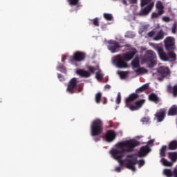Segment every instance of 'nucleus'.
<instances>
[{"label": "nucleus", "mask_w": 177, "mask_h": 177, "mask_svg": "<svg viewBox=\"0 0 177 177\" xmlns=\"http://www.w3.org/2000/svg\"><path fill=\"white\" fill-rule=\"evenodd\" d=\"M140 145V142L136 140L122 141L116 145L117 149L111 151V154L115 160H118L121 167H124L125 165V160H122V158L125 153H132L135 150V147H138Z\"/></svg>", "instance_id": "nucleus-1"}, {"label": "nucleus", "mask_w": 177, "mask_h": 177, "mask_svg": "<svg viewBox=\"0 0 177 177\" xmlns=\"http://www.w3.org/2000/svg\"><path fill=\"white\" fill-rule=\"evenodd\" d=\"M138 53V50L133 48L131 51L124 53L123 55H118L113 59V63L118 68H128V63L135 57V55Z\"/></svg>", "instance_id": "nucleus-2"}, {"label": "nucleus", "mask_w": 177, "mask_h": 177, "mask_svg": "<svg viewBox=\"0 0 177 177\" xmlns=\"http://www.w3.org/2000/svg\"><path fill=\"white\" fill-rule=\"evenodd\" d=\"M136 99H139V95L138 93H131L129 95L127 98L125 100L126 106L131 110V111H136V110H139L140 107L145 104V100H139L135 102V105L133 104V101L136 100Z\"/></svg>", "instance_id": "nucleus-3"}, {"label": "nucleus", "mask_w": 177, "mask_h": 177, "mask_svg": "<svg viewBox=\"0 0 177 177\" xmlns=\"http://www.w3.org/2000/svg\"><path fill=\"white\" fill-rule=\"evenodd\" d=\"M125 161L127 162L125 164V167L133 171H136V167H135L136 164H138L139 167L141 168L145 163V160H138V158L135 155H127Z\"/></svg>", "instance_id": "nucleus-4"}, {"label": "nucleus", "mask_w": 177, "mask_h": 177, "mask_svg": "<svg viewBox=\"0 0 177 177\" xmlns=\"http://www.w3.org/2000/svg\"><path fill=\"white\" fill-rule=\"evenodd\" d=\"M103 133V122L100 119L93 120L91 126V136H99Z\"/></svg>", "instance_id": "nucleus-5"}, {"label": "nucleus", "mask_w": 177, "mask_h": 177, "mask_svg": "<svg viewBox=\"0 0 177 177\" xmlns=\"http://www.w3.org/2000/svg\"><path fill=\"white\" fill-rule=\"evenodd\" d=\"M144 62L149 63V67H153L157 64V55L153 50H147L143 57Z\"/></svg>", "instance_id": "nucleus-6"}, {"label": "nucleus", "mask_w": 177, "mask_h": 177, "mask_svg": "<svg viewBox=\"0 0 177 177\" xmlns=\"http://www.w3.org/2000/svg\"><path fill=\"white\" fill-rule=\"evenodd\" d=\"M171 77V70L169 67L160 66L158 68V81H164V78Z\"/></svg>", "instance_id": "nucleus-7"}, {"label": "nucleus", "mask_w": 177, "mask_h": 177, "mask_svg": "<svg viewBox=\"0 0 177 177\" xmlns=\"http://www.w3.org/2000/svg\"><path fill=\"white\" fill-rule=\"evenodd\" d=\"M164 42L165 50L167 52L175 50L176 47L175 46V39L174 37H168L165 39Z\"/></svg>", "instance_id": "nucleus-8"}, {"label": "nucleus", "mask_w": 177, "mask_h": 177, "mask_svg": "<svg viewBox=\"0 0 177 177\" xmlns=\"http://www.w3.org/2000/svg\"><path fill=\"white\" fill-rule=\"evenodd\" d=\"M122 47L123 46H120V43L115 40H109L108 41V49L111 53H116V52H118L119 49H121Z\"/></svg>", "instance_id": "nucleus-9"}, {"label": "nucleus", "mask_w": 177, "mask_h": 177, "mask_svg": "<svg viewBox=\"0 0 177 177\" xmlns=\"http://www.w3.org/2000/svg\"><path fill=\"white\" fill-rule=\"evenodd\" d=\"M77 84H78V82H77V78L75 77L72 78L69 81L66 88V91L68 92V93L73 95V93H75V88H77Z\"/></svg>", "instance_id": "nucleus-10"}, {"label": "nucleus", "mask_w": 177, "mask_h": 177, "mask_svg": "<svg viewBox=\"0 0 177 177\" xmlns=\"http://www.w3.org/2000/svg\"><path fill=\"white\" fill-rule=\"evenodd\" d=\"M131 67H133V69L138 68L136 71V73H142L143 71H146V69L144 68H140V61L138 57L131 62Z\"/></svg>", "instance_id": "nucleus-11"}, {"label": "nucleus", "mask_w": 177, "mask_h": 177, "mask_svg": "<svg viewBox=\"0 0 177 177\" xmlns=\"http://www.w3.org/2000/svg\"><path fill=\"white\" fill-rule=\"evenodd\" d=\"M165 115H167V109H160L155 114V118L157 120V122H162L165 119Z\"/></svg>", "instance_id": "nucleus-12"}, {"label": "nucleus", "mask_w": 177, "mask_h": 177, "mask_svg": "<svg viewBox=\"0 0 177 177\" xmlns=\"http://www.w3.org/2000/svg\"><path fill=\"white\" fill-rule=\"evenodd\" d=\"M156 50L160 60H162V62L169 61V57H168V54H167V53L164 51V48H162V47L158 46L156 48Z\"/></svg>", "instance_id": "nucleus-13"}, {"label": "nucleus", "mask_w": 177, "mask_h": 177, "mask_svg": "<svg viewBox=\"0 0 177 177\" xmlns=\"http://www.w3.org/2000/svg\"><path fill=\"white\" fill-rule=\"evenodd\" d=\"M85 57H86V55H85L84 53L76 51L75 53H74L71 60H73L74 62H82L85 60Z\"/></svg>", "instance_id": "nucleus-14"}, {"label": "nucleus", "mask_w": 177, "mask_h": 177, "mask_svg": "<svg viewBox=\"0 0 177 177\" xmlns=\"http://www.w3.org/2000/svg\"><path fill=\"white\" fill-rule=\"evenodd\" d=\"M153 6H154V3H151L148 6L145 7L144 8H143V7H142L140 12L138 14L139 16H146V15H149V13H150V11L151 10V9H153Z\"/></svg>", "instance_id": "nucleus-15"}, {"label": "nucleus", "mask_w": 177, "mask_h": 177, "mask_svg": "<svg viewBox=\"0 0 177 177\" xmlns=\"http://www.w3.org/2000/svg\"><path fill=\"white\" fill-rule=\"evenodd\" d=\"M115 132L113 130H109L106 131L105 134V140L106 142H108L109 143L113 142L115 139Z\"/></svg>", "instance_id": "nucleus-16"}, {"label": "nucleus", "mask_w": 177, "mask_h": 177, "mask_svg": "<svg viewBox=\"0 0 177 177\" xmlns=\"http://www.w3.org/2000/svg\"><path fill=\"white\" fill-rule=\"evenodd\" d=\"M163 173L167 177H177V165L174 169L173 172L169 169H165Z\"/></svg>", "instance_id": "nucleus-17"}, {"label": "nucleus", "mask_w": 177, "mask_h": 177, "mask_svg": "<svg viewBox=\"0 0 177 177\" xmlns=\"http://www.w3.org/2000/svg\"><path fill=\"white\" fill-rule=\"evenodd\" d=\"M76 74L80 75L82 78H89V77H91V73L84 69H77L76 71Z\"/></svg>", "instance_id": "nucleus-18"}, {"label": "nucleus", "mask_w": 177, "mask_h": 177, "mask_svg": "<svg viewBox=\"0 0 177 177\" xmlns=\"http://www.w3.org/2000/svg\"><path fill=\"white\" fill-rule=\"evenodd\" d=\"M150 151V147L149 146H143L140 148V151L138 153V157H145L147 153Z\"/></svg>", "instance_id": "nucleus-19"}, {"label": "nucleus", "mask_w": 177, "mask_h": 177, "mask_svg": "<svg viewBox=\"0 0 177 177\" xmlns=\"http://www.w3.org/2000/svg\"><path fill=\"white\" fill-rule=\"evenodd\" d=\"M161 39H164V31L162 30H160V31L156 30V35L153 37V40L161 41Z\"/></svg>", "instance_id": "nucleus-20"}, {"label": "nucleus", "mask_w": 177, "mask_h": 177, "mask_svg": "<svg viewBox=\"0 0 177 177\" xmlns=\"http://www.w3.org/2000/svg\"><path fill=\"white\" fill-rule=\"evenodd\" d=\"M168 156H169V160H171V161L173 164H174V162H177V152L176 151L169 152Z\"/></svg>", "instance_id": "nucleus-21"}, {"label": "nucleus", "mask_w": 177, "mask_h": 177, "mask_svg": "<svg viewBox=\"0 0 177 177\" xmlns=\"http://www.w3.org/2000/svg\"><path fill=\"white\" fill-rule=\"evenodd\" d=\"M168 115H177V106L173 105L168 111Z\"/></svg>", "instance_id": "nucleus-22"}, {"label": "nucleus", "mask_w": 177, "mask_h": 177, "mask_svg": "<svg viewBox=\"0 0 177 177\" xmlns=\"http://www.w3.org/2000/svg\"><path fill=\"white\" fill-rule=\"evenodd\" d=\"M168 150H177V140H174L169 142L168 147Z\"/></svg>", "instance_id": "nucleus-23"}, {"label": "nucleus", "mask_w": 177, "mask_h": 177, "mask_svg": "<svg viewBox=\"0 0 177 177\" xmlns=\"http://www.w3.org/2000/svg\"><path fill=\"white\" fill-rule=\"evenodd\" d=\"M167 56L172 62L176 61V54L175 53V50L173 51H167Z\"/></svg>", "instance_id": "nucleus-24"}, {"label": "nucleus", "mask_w": 177, "mask_h": 177, "mask_svg": "<svg viewBox=\"0 0 177 177\" xmlns=\"http://www.w3.org/2000/svg\"><path fill=\"white\" fill-rule=\"evenodd\" d=\"M167 91L169 93H172L174 96H177V85H175L173 88L171 86H167Z\"/></svg>", "instance_id": "nucleus-25"}, {"label": "nucleus", "mask_w": 177, "mask_h": 177, "mask_svg": "<svg viewBox=\"0 0 177 177\" xmlns=\"http://www.w3.org/2000/svg\"><path fill=\"white\" fill-rule=\"evenodd\" d=\"M147 89H149V84H145L136 90V93H140V92H145V91H147Z\"/></svg>", "instance_id": "nucleus-26"}, {"label": "nucleus", "mask_w": 177, "mask_h": 177, "mask_svg": "<svg viewBox=\"0 0 177 177\" xmlns=\"http://www.w3.org/2000/svg\"><path fill=\"white\" fill-rule=\"evenodd\" d=\"M161 162L165 167H172V165H174L172 162H169L164 158L161 159Z\"/></svg>", "instance_id": "nucleus-27"}, {"label": "nucleus", "mask_w": 177, "mask_h": 177, "mask_svg": "<svg viewBox=\"0 0 177 177\" xmlns=\"http://www.w3.org/2000/svg\"><path fill=\"white\" fill-rule=\"evenodd\" d=\"M149 99L151 100V102H154L155 103H158L159 101L158 97H157V95L155 93H151V95H149Z\"/></svg>", "instance_id": "nucleus-28"}, {"label": "nucleus", "mask_w": 177, "mask_h": 177, "mask_svg": "<svg viewBox=\"0 0 177 177\" xmlns=\"http://www.w3.org/2000/svg\"><path fill=\"white\" fill-rule=\"evenodd\" d=\"M149 38H153V37H156L157 35V29H153L147 34Z\"/></svg>", "instance_id": "nucleus-29"}, {"label": "nucleus", "mask_w": 177, "mask_h": 177, "mask_svg": "<svg viewBox=\"0 0 177 177\" xmlns=\"http://www.w3.org/2000/svg\"><path fill=\"white\" fill-rule=\"evenodd\" d=\"M165 151H167V146L163 145L160 150V155L161 157H165Z\"/></svg>", "instance_id": "nucleus-30"}, {"label": "nucleus", "mask_w": 177, "mask_h": 177, "mask_svg": "<svg viewBox=\"0 0 177 177\" xmlns=\"http://www.w3.org/2000/svg\"><path fill=\"white\" fill-rule=\"evenodd\" d=\"M118 75H120L122 80H124L125 79L126 77H128V72L120 71V72H118Z\"/></svg>", "instance_id": "nucleus-31"}, {"label": "nucleus", "mask_w": 177, "mask_h": 177, "mask_svg": "<svg viewBox=\"0 0 177 177\" xmlns=\"http://www.w3.org/2000/svg\"><path fill=\"white\" fill-rule=\"evenodd\" d=\"M100 100H102V93H97L95 94V102L96 103H100Z\"/></svg>", "instance_id": "nucleus-32"}, {"label": "nucleus", "mask_w": 177, "mask_h": 177, "mask_svg": "<svg viewBox=\"0 0 177 177\" xmlns=\"http://www.w3.org/2000/svg\"><path fill=\"white\" fill-rule=\"evenodd\" d=\"M151 0H141V8H143V6H146V5H149V3H151Z\"/></svg>", "instance_id": "nucleus-33"}, {"label": "nucleus", "mask_w": 177, "mask_h": 177, "mask_svg": "<svg viewBox=\"0 0 177 177\" xmlns=\"http://www.w3.org/2000/svg\"><path fill=\"white\" fill-rule=\"evenodd\" d=\"M95 78H97L98 80L103 79V73H102L101 71H99L95 74Z\"/></svg>", "instance_id": "nucleus-34"}, {"label": "nucleus", "mask_w": 177, "mask_h": 177, "mask_svg": "<svg viewBox=\"0 0 177 177\" xmlns=\"http://www.w3.org/2000/svg\"><path fill=\"white\" fill-rule=\"evenodd\" d=\"M104 19H106V20H108L109 21L113 20V15H111V14L104 13Z\"/></svg>", "instance_id": "nucleus-35"}, {"label": "nucleus", "mask_w": 177, "mask_h": 177, "mask_svg": "<svg viewBox=\"0 0 177 177\" xmlns=\"http://www.w3.org/2000/svg\"><path fill=\"white\" fill-rule=\"evenodd\" d=\"M91 21L93 22V26H95V27H99L100 26L99 18H95L92 19Z\"/></svg>", "instance_id": "nucleus-36"}, {"label": "nucleus", "mask_w": 177, "mask_h": 177, "mask_svg": "<svg viewBox=\"0 0 177 177\" xmlns=\"http://www.w3.org/2000/svg\"><path fill=\"white\" fill-rule=\"evenodd\" d=\"M69 4L72 6H75L76 5H78V2H80V0H68Z\"/></svg>", "instance_id": "nucleus-37"}, {"label": "nucleus", "mask_w": 177, "mask_h": 177, "mask_svg": "<svg viewBox=\"0 0 177 177\" xmlns=\"http://www.w3.org/2000/svg\"><path fill=\"white\" fill-rule=\"evenodd\" d=\"M87 68L89 71L88 73H90V74H95V71H96V69L95 68V67L88 66H87Z\"/></svg>", "instance_id": "nucleus-38"}, {"label": "nucleus", "mask_w": 177, "mask_h": 177, "mask_svg": "<svg viewBox=\"0 0 177 177\" xmlns=\"http://www.w3.org/2000/svg\"><path fill=\"white\" fill-rule=\"evenodd\" d=\"M157 9H164V6H162V3L161 1H158L156 3Z\"/></svg>", "instance_id": "nucleus-39"}, {"label": "nucleus", "mask_w": 177, "mask_h": 177, "mask_svg": "<svg viewBox=\"0 0 177 177\" xmlns=\"http://www.w3.org/2000/svg\"><path fill=\"white\" fill-rule=\"evenodd\" d=\"M176 27H177L176 23H174L171 28L172 34H176Z\"/></svg>", "instance_id": "nucleus-40"}, {"label": "nucleus", "mask_w": 177, "mask_h": 177, "mask_svg": "<svg viewBox=\"0 0 177 177\" xmlns=\"http://www.w3.org/2000/svg\"><path fill=\"white\" fill-rule=\"evenodd\" d=\"M116 103H117V104H120V103H121V93H118V96L116 98Z\"/></svg>", "instance_id": "nucleus-41"}, {"label": "nucleus", "mask_w": 177, "mask_h": 177, "mask_svg": "<svg viewBox=\"0 0 177 177\" xmlns=\"http://www.w3.org/2000/svg\"><path fill=\"white\" fill-rule=\"evenodd\" d=\"M162 20L163 21L168 23L169 21H171V18H169V17H163Z\"/></svg>", "instance_id": "nucleus-42"}, {"label": "nucleus", "mask_w": 177, "mask_h": 177, "mask_svg": "<svg viewBox=\"0 0 177 177\" xmlns=\"http://www.w3.org/2000/svg\"><path fill=\"white\" fill-rule=\"evenodd\" d=\"M158 16H160L158 15V13L153 12L152 15H151V18L152 19H157V17H158Z\"/></svg>", "instance_id": "nucleus-43"}, {"label": "nucleus", "mask_w": 177, "mask_h": 177, "mask_svg": "<svg viewBox=\"0 0 177 177\" xmlns=\"http://www.w3.org/2000/svg\"><path fill=\"white\" fill-rule=\"evenodd\" d=\"M141 121L142 122H149V121H150V119L149 118H143Z\"/></svg>", "instance_id": "nucleus-44"}, {"label": "nucleus", "mask_w": 177, "mask_h": 177, "mask_svg": "<svg viewBox=\"0 0 177 177\" xmlns=\"http://www.w3.org/2000/svg\"><path fill=\"white\" fill-rule=\"evenodd\" d=\"M164 13V10L163 9H159L158 12V15H159V16H161V15H162Z\"/></svg>", "instance_id": "nucleus-45"}, {"label": "nucleus", "mask_w": 177, "mask_h": 177, "mask_svg": "<svg viewBox=\"0 0 177 177\" xmlns=\"http://www.w3.org/2000/svg\"><path fill=\"white\" fill-rule=\"evenodd\" d=\"M115 171L116 172H121V167H115Z\"/></svg>", "instance_id": "nucleus-46"}, {"label": "nucleus", "mask_w": 177, "mask_h": 177, "mask_svg": "<svg viewBox=\"0 0 177 177\" xmlns=\"http://www.w3.org/2000/svg\"><path fill=\"white\" fill-rule=\"evenodd\" d=\"M111 88V86L109 84H106L104 86V89H110Z\"/></svg>", "instance_id": "nucleus-47"}, {"label": "nucleus", "mask_w": 177, "mask_h": 177, "mask_svg": "<svg viewBox=\"0 0 177 177\" xmlns=\"http://www.w3.org/2000/svg\"><path fill=\"white\" fill-rule=\"evenodd\" d=\"M58 78H59V80H60V81H62V78H63V75L58 74Z\"/></svg>", "instance_id": "nucleus-48"}, {"label": "nucleus", "mask_w": 177, "mask_h": 177, "mask_svg": "<svg viewBox=\"0 0 177 177\" xmlns=\"http://www.w3.org/2000/svg\"><path fill=\"white\" fill-rule=\"evenodd\" d=\"M149 145H153V143H154V140H150L149 142H148Z\"/></svg>", "instance_id": "nucleus-49"}, {"label": "nucleus", "mask_w": 177, "mask_h": 177, "mask_svg": "<svg viewBox=\"0 0 177 177\" xmlns=\"http://www.w3.org/2000/svg\"><path fill=\"white\" fill-rule=\"evenodd\" d=\"M77 92L78 93H80V92H82V87H79V88L77 89Z\"/></svg>", "instance_id": "nucleus-50"}, {"label": "nucleus", "mask_w": 177, "mask_h": 177, "mask_svg": "<svg viewBox=\"0 0 177 177\" xmlns=\"http://www.w3.org/2000/svg\"><path fill=\"white\" fill-rule=\"evenodd\" d=\"M131 2L132 3H136V2H138V0H131Z\"/></svg>", "instance_id": "nucleus-51"}, {"label": "nucleus", "mask_w": 177, "mask_h": 177, "mask_svg": "<svg viewBox=\"0 0 177 177\" xmlns=\"http://www.w3.org/2000/svg\"><path fill=\"white\" fill-rule=\"evenodd\" d=\"M124 46V48H131V45H129V44H126Z\"/></svg>", "instance_id": "nucleus-52"}, {"label": "nucleus", "mask_w": 177, "mask_h": 177, "mask_svg": "<svg viewBox=\"0 0 177 177\" xmlns=\"http://www.w3.org/2000/svg\"><path fill=\"white\" fill-rule=\"evenodd\" d=\"M122 3H124V5H127V0H122Z\"/></svg>", "instance_id": "nucleus-53"}, {"label": "nucleus", "mask_w": 177, "mask_h": 177, "mask_svg": "<svg viewBox=\"0 0 177 177\" xmlns=\"http://www.w3.org/2000/svg\"><path fill=\"white\" fill-rule=\"evenodd\" d=\"M66 60V58H62V62H64Z\"/></svg>", "instance_id": "nucleus-54"}, {"label": "nucleus", "mask_w": 177, "mask_h": 177, "mask_svg": "<svg viewBox=\"0 0 177 177\" xmlns=\"http://www.w3.org/2000/svg\"><path fill=\"white\" fill-rule=\"evenodd\" d=\"M97 140H100V138L95 140V142H97Z\"/></svg>", "instance_id": "nucleus-55"}]
</instances>
